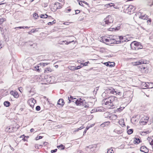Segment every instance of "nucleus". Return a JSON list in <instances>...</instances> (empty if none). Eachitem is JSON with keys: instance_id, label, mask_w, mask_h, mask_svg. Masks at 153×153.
I'll return each mask as SVG.
<instances>
[{"instance_id": "obj_16", "label": "nucleus", "mask_w": 153, "mask_h": 153, "mask_svg": "<svg viewBox=\"0 0 153 153\" xmlns=\"http://www.w3.org/2000/svg\"><path fill=\"white\" fill-rule=\"evenodd\" d=\"M140 150L145 153H147L149 152V149L145 146H142L140 148Z\"/></svg>"}, {"instance_id": "obj_59", "label": "nucleus", "mask_w": 153, "mask_h": 153, "mask_svg": "<svg viewBox=\"0 0 153 153\" xmlns=\"http://www.w3.org/2000/svg\"><path fill=\"white\" fill-rule=\"evenodd\" d=\"M32 30H31V31H29V32H28V34H31V31H32Z\"/></svg>"}, {"instance_id": "obj_63", "label": "nucleus", "mask_w": 153, "mask_h": 153, "mask_svg": "<svg viewBox=\"0 0 153 153\" xmlns=\"http://www.w3.org/2000/svg\"><path fill=\"white\" fill-rule=\"evenodd\" d=\"M20 88H19V91L21 92V91H20Z\"/></svg>"}, {"instance_id": "obj_37", "label": "nucleus", "mask_w": 153, "mask_h": 153, "mask_svg": "<svg viewBox=\"0 0 153 153\" xmlns=\"http://www.w3.org/2000/svg\"><path fill=\"white\" fill-rule=\"evenodd\" d=\"M142 71H143L145 69H146L147 71L149 70V67L147 66L146 67H143L141 68Z\"/></svg>"}, {"instance_id": "obj_10", "label": "nucleus", "mask_w": 153, "mask_h": 153, "mask_svg": "<svg viewBox=\"0 0 153 153\" xmlns=\"http://www.w3.org/2000/svg\"><path fill=\"white\" fill-rule=\"evenodd\" d=\"M148 61L146 59H140L136 62H134L132 63V64L134 65H138L143 64H147Z\"/></svg>"}, {"instance_id": "obj_48", "label": "nucleus", "mask_w": 153, "mask_h": 153, "mask_svg": "<svg viewBox=\"0 0 153 153\" xmlns=\"http://www.w3.org/2000/svg\"><path fill=\"white\" fill-rule=\"evenodd\" d=\"M94 125V124H92L91 125H90L89 126H88V127L89 128H90L91 127H93Z\"/></svg>"}, {"instance_id": "obj_31", "label": "nucleus", "mask_w": 153, "mask_h": 153, "mask_svg": "<svg viewBox=\"0 0 153 153\" xmlns=\"http://www.w3.org/2000/svg\"><path fill=\"white\" fill-rule=\"evenodd\" d=\"M6 21L5 18H1L0 19V25H1L4 22Z\"/></svg>"}, {"instance_id": "obj_56", "label": "nucleus", "mask_w": 153, "mask_h": 153, "mask_svg": "<svg viewBox=\"0 0 153 153\" xmlns=\"http://www.w3.org/2000/svg\"><path fill=\"white\" fill-rule=\"evenodd\" d=\"M34 129L33 128H31L30 129V132H32L33 131H34Z\"/></svg>"}, {"instance_id": "obj_11", "label": "nucleus", "mask_w": 153, "mask_h": 153, "mask_svg": "<svg viewBox=\"0 0 153 153\" xmlns=\"http://www.w3.org/2000/svg\"><path fill=\"white\" fill-rule=\"evenodd\" d=\"M104 21L105 24L108 25L113 22V19L111 16H109L105 18Z\"/></svg>"}, {"instance_id": "obj_45", "label": "nucleus", "mask_w": 153, "mask_h": 153, "mask_svg": "<svg viewBox=\"0 0 153 153\" xmlns=\"http://www.w3.org/2000/svg\"><path fill=\"white\" fill-rule=\"evenodd\" d=\"M57 151V149H55L54 150H51V152L52 153H53V152H56Z\"/></svg>"}, {"instance_id": "obj_13", "label": "nucleus", "mask_w": 153, "mask_h": 153, "mask_svg": "<svg viewBox=\"0 0 153 153\" xmlns=\"http://www.w3.org/2000/svg\"><path fill=\"white\" fill-rule=\"evenodd\" d=\"M27 102L31 107L33 108L36 102V101L33 98H31L28 100Z\"/></svg>"}, {"instance_id": "obj_1", "label": "nucleus", "mask_w": 153, "mask_h": 153, "mask_svg": "<svg viewBox=\"0 0 153 153\" xmlns=\"http://www.w3.org/2000/svg\"><path fill=\"white\" fill-rule=\"evenodd\" d=\"M103 101L105 105H106V107L109 108L114 106L118 102L117 98L114 96L105 99Z\"/></svg>"}, {"instance_id": "obj_39", "label": "nucleus", "mask_w": 153, "mask_h": 153, "mask_svg": "<svg viewBox=\"0 0 153 153\" xmlns=\"http://www.w3.org/2000/svg\"><path fill=\"white\" fill-rule=\"evenodd\" d=\"M48 19L49 20L51 21L52 20H53L54 19L51 16H48V17H47Z\"/></svg>"}, {"instance_id": "obj_60", "label": "nucleus", "mask_w": 153, "mask_h": 153, "mask_svg": "<svg viewBox=\"0 0 153 153\" xmlns=\"http://www.w3.org/2000/svg\"><path fill=\"white\" fill-rule=\"evenodd\" d=\"M89 128V127H88V126H87L86 127V128L85 129H86V130H88V129Z\"/></svg>"}, {"instance_id": "obj_5", "label": "nucleus", "mask_w": 153, "mask_h": 153, "mask_svg": "<svg viewBox=\"0 0 153 153\" xmlns=\"http://www.w3.org/2000/svg\"><path fill=\"white\" fill-rule=\"evenodd\" d=\"M131 46L132 49L136 50L143 48L141 43L135 41L132 42L131 44Z\"/></svg>"}, {"instance_id": "obj_26", "label": "nucleus", "mask_w": 153, "mask_h": 153, "mask_svg": "<svg viewBox=\"0 0 153 153\" xmlns=\"http://www.w3.org/2000/svg\"><path fill=\"white\" fill-rule=\"evenodd\" d=\"M57 147L59 149L62 150L65 149V146L62 144H61L60 145L57 146Z\"/></svg>"}, {"instance_id": "obj_7", "label": "nucleus", "mask_w": 153, "mask_h": 153, "mask_svg": "<svg viewBox=\"0 0 153 153\" xmlns=\"http://www.w3.org/2000/svg\"><path fill=\"white\" fill-rule=\"evenodd\" d=\"M149 119V117L146 115L141 117L139 121L140 124L141 126L146 125L148 123Z\"/></svg>"}, {"instance_id": "obj_32", "label": "nucleus", "mask_w": 153, "mask_h": 153, "mask_svg": "<svg viewBox=\"0 0 153 153\" xmlns=\"http://www.w3.org/2000/svg\"><path fill=\"white\" fill-rule=\"evenodd\" d=\"M56 23V21L54 19L52 22H50L48 23V25H53V24H55Z\"/></svg>"}, {"instance_id": "obj_49", "label": "nucleus", "mask_w": 153, "mask_h": 153, "mask_svg": "<svg viewBox=\"0 0 153 153\" xmlns=\"http://www.w3.org/2000/svg\"><path fill=\"white\" fill-rule=\"evenodd\" d=\"M76 13L78 14L80 13V11L78 10H76L75 11Z\"/></svg>"}, {"instance_id": "obj_27", "label": "nucleus", "mask_w": 153, "mask_h": 153, "mask_svg": "<svg viewBox=\"0 0 153 153\" xmlns=\"http://www.w3.org/2000/svg\"><path fill=\"white\" fill-rule=\"evenodd\" d=\"M20 138H22V140L24 142L27 141V138L26 137L24 134L21 135L20 136Z\"/></svg>"}, {"instance_id": "obj_6", "label": "nucleus", "mask_w": 153, "mask_h": 153, "mask_svg": "<svg viewBox=\"0 0 153 153\" xmlns=\"http://www.w3.org/2000/svg\"><path fill=\"white\" fill-rule=\"evenodd\" d=\"M116 44H119L126 42H128L129 40L126 36H116Z\"/></svg>"}, {"instance_id": "obj_61", "label": "nucleus", "mask_w": 153, "mask_h": 153, "mask_svg": "<svg viewBox=\"0 0 153 153\" xmlns=\"http://www.w3.org/2000/svg\"><path fill=\"white\" fill-rule=\"evenodd\" d=\"M24 27V29L25 28H27L28 29L29 27H28L26 26V27Z\"/></svg>"}, {"instance_id": "obj_55", "label": "nucleus", "mask_w": 153, "mask_h": 153, "mask_svg": "<svg viewBox=\"0 0 153 153\" xmlns=\"http://www.w3.org/2000/svg\"><path fill=\"white\" fill-rule=\"evenodd\" d=\"M42 137L41 136H39V138L38 139H42Z\"/></svg>"}, {"instance_id": "obj_14", "label": "nucleus", "mask_w": 153, "mask_h": 153, "mask_svg": "<svg viewBox=\"0 0 153 153\" xmlns=\"http://www.w3.org/2000/svg\"><path fill=\"white\" fill-rule=\"evenodd\" d=\"M48 64V63H40V64H38L37 66H36L35 68V70L37 71L38 72H39L40 71L41 69H39V68L40 66H42L44 67L45 66V65H47Z\"/></svg>"}, {"instance_id": "obj_34", "label": "nucleus", "mask_w": 153, "mask_h": 153, "mask_svg": "<svg viewBox=\"0 0 153 153\" xmlns=\"http://www.w3.org/2000/svg\"><path fill=\"white\" fill-rule=\"evenodd\" d=\"M133 130L132 129H129L127 131V133L129 134H130L133 133Z\"/></svg>"}, {"instance_id": "obj_8", "label": "nucleus", "mask_w": 153, "mask_h": 153, "mask_svg": "<svg viewBox=\"0 0 153 153\" xmlns=\"http://www.w3.org/2000/svg\"><path fill=\"white\" fill-rule=\"evenodd\" d=\"M62 7V5L61 3L56 2L51 5V9L52 11L55 12L57 9H61Z\"/></svg>"}, {"instance_id": "obj_25", "label": "nucleus", "mask_w": 153, "mask_h": 153, "mask_svg": "<svg viewBox=\"0 0 153 153\" xmlns=\"http://www.w3.org/2000/svg\"><path fill=\"white\" fill-rule=\"evenodd\" d=\"M115 6V4L113 3H111L109 4H106L105 5V6L106 7H114Z\"/></svg>"}, {"instance_id": "obj_62", "label": "nucleus", "mask_w": 153, "mask_h": 153, "mask_svg": "<svg viewBox=\"0 0 153 153\" xmlns=\"http://www.w3.org/2000/svg\"><path fill=\"white\" fill-rule=\"evenodd\" d=\"M123 124L122 125H123V126H125V123L124 122H123Z\"/></svg>"}, {"instance_id": "obj_12", "label": "nucleus", "mask_w": 153, "mask_h": 153, "mask_svg": "<svg viewBox=\"0 0 153 153\" xmlns=\"http://www.w3.org/2000/svg\"><path fill=\"white\" fill-rule=\"evenodd\" d=\"M116 89H114V88L112 87H110L108 88L105 91H106V92H108L110 94L115 95L116 92Z\"/></svg>"}, {"instance_id": "obj_28", "label": "nucleus", "mask_w": 153, "mask_h": 153, "mask_svg": "<svg viewBox=\"0 0 153 153\" xmlns=\"http://www.w3.org/2000/svg\"><path fill=\"white\" fill-rule=\"evenodd\" d=\"M4 105L6 107H8L10 105V103L8 101H5L4 103Z\"/></svg>"}, {"instance_id": "obj_4", "label": "nucleus", "mask_w": 153, "mask_h": 153, "mask_svg": "<svg viewBox=\"0 0 153 153\" xmlns=\"http://www.w3.org/2000/svg\"><path fill=\"white\" fill-rule=\"evenodd\" d=\"M115 95L119 97L120 98L123 99L127 98L129 97L128 92L126 91L123 93L120 90H116Z\"/></svg>"}, {"instance_id": "obj_50", "label": "nucleus", "mask_w": 153, "mask_h": 153, "mask_svg": "<svg viewBox=\"0 0 153 153\" xmlns=\"http://www.w3.org/2000/svg\"><path fill=\"white\" fill-rule=\"evenodd\" d=\"M83 128H81V127H80V128H79L77 130L75 131V132L76 131H78L79 130H81Z\"/></svg>"}, {"instance_id": "obj_3", "label": "nucleus", "mask_w": 153, "mask_h": 153, "mask_svg": "<svg viewBox=\"0 0 153 153\" xmlns=\"http://www.w3.org/2000/svg\"><path fill=\"white\" fill-rule=\"evenodd\" d=\"M20 126L16 123H14L4 128V131L7 133H13L16 131L19 128Z\"/></svg>"}, {"instance_id": "obj_20", "label": "nucleus", "mask_w": 153, "mask_h": 153, "mask_svg": "<svg viewBox=\"0 0 153 153\" xmlns=\"http://www.w3.org/2000/svg\"><path fill=\"white\" fill-rule=\"evenodd\" d=\"M131 122L134 124H135L138 122L137 119L135 117H132L131 119Z\"/></svg>"}, {"instance_id": "obj_35", "label": "nucleus", "mask_w": 153, "mask_h": 153, "mask_svg": "<svg viewBox=\"0 0 153 153\" xmlns=\"http://www.w3.org/2000/svg\"><path fill=\"white\" fill-rule=\"evenodd\" d=\"M114 152L111 148L108 149L107 153H114Z\"/></svg>"}, {"instance_id": "obj_38", "label": "nucleus", "mask_w": 153, "mask_h": 153, "mask_svg": "<svg viewBox=\"0 0 153 153\" xmlns=\"http://www.w3.org/2000/svg\"><path fill=\"white\" fill-rule=\"evenodd\" d=\"M119 29V28L118 29L117 27H116L115 28H109V30L110 31H114V30H118Z\"/></svg>"}, {"instance_id": "obj_22", "label": "nucleus", "mask_w": 153, "mask_h": 153, "mask_svg": "<svg viewBox=\"0 0 153 153\" xmlns=\"http://www.w3.org/2000/svg\"><path fill=\"white\" fill-rule=\"evenodd\" d=\"M150 144L152 146V149H153V137L152 138H149L148 139Z\"/></svg>"}, {"instance_id": "obj_9", "label": "nucleus", "mask_w": 153, "mask_h": 153, "mask_svg": "<svg viewBox=\"0 0 153 153\" xmlns=\"http://www.w3.org/2000/svg\"><path fill=\"white\" fill-rule=\"evenodd\" d=\"M75 103L77 105H82L85 108L88 107L85 102V100L83 99L79 98L77 99L76 100Z\"/></svg>"}, {"instance_id": "obj_33", "label": "nucleus", "mask_w": 153, "mask_h": 153, "mask_svg": "<svg viewBox=\"0 0 153 153\" xmlns=\"http://www.w3.org/2000/svg\"><path fill=\"white\" fill-rule=\"evenodd\" d=\"M71 10V8L70 7H67L65 9V12L66 13L70 12Z\"/></svg>"}, {"instance_id": "obj_21", "label": "nucleus", "mask_w": 153, "mask_h": 153, "mask_svg": "<svg viewBox=\"0 0 153 153\" xmlns=\"http://www.w3.org/2000/svg\"><path fill=\"white\" fill-rule=\"evenodd\" d=\"M140 142V140L138 138H134L133 143L134 144H138Z\"/></svg>"}, {"instance_id": "obj_40", "label": "nucleus", "mask_w": 153, "mask_h": 153, "mask_svg": "<svg viewBox=\"0 0 153 153\" xmlns=\"http://www.w3.org/2000/svg\"><path fill=\"white\" fill-rule=\"evenodd\" d=\"M69 98L71 100L72 102H74V99H76V98H74L72 96H70V97H69Z\"/></svg>"}, {"instance_id": "obj_54", "label": "nucleus", "mask_w": 153, "mask_h": 153, "mask_svg": "<svg viewBox=\"0 0 153 153\" xmlns=\"http://www.w3.org/2000/svg\"><path fill=\"white\" fill-rule=\"evenodd\" d=\"M79 5L81 6H83V4L81 3H80V2H79Z\"/></svg>"}, {"instance_id": "obj_18", "label": "nucleus", "mask_w": 153, "mask_h": 153, "mask_svg": "<svg viewBox=\"0 0 153 153\" xmlns=\"http://www.w3.org/2000/svg\"><path fill=\"white\" fill-rule=\"evenodd\" d=\"M64 100L62 99H60L57 102V105H59V107H62L64 105Z\"/></svg>"}, {"instance_id": "obj_30", "label": "nucleus", "mask_w": 153, "mask_h": 153, "mask_svg": "<svg viewBox=\"0 0 153 153\" xmlns=\"http://www.w3.org/2000/svg\"><path fill=\"white\" fill-rule=\"evenodd\" d=\"M69 69L72 71H74L76 70V67L74 66H69L68 67Z\"/></svg>"}, {"instance_id": "obj_44", "label": "nucleus", "mask_w": 153, "mask_h": 153, "mask_svg": "<svg viewBox=\"0 0 153 153\" xmlns=\"http://www.w3.org/2000/svg\"><path fill=\"white\" fill-rule=\"evenodd\" d=\"M82 67L81 65L78 66L76 67V70L79 69L81 68Z\"/></svg>"}, {"instance_id": "obj_47", "label": "nucleus", "mask_w": 153, "mask_h": 153, "mask_svg": "<svg viewBox=\"0 0 153 153\" xmlns=\"http://www.w3.org/2000/svg\"><path fill=\"white\" fill-rule=\"evenodd\" d=\"M68 97V103H70L71 102H72V101H71V100L69 98V97Z\"/></svg>"}, {"instance_id": "obj_57", "label": "nucleus", "mask_w": 153, "mask_h": 153, "mask_svg": "<svg viewBox=\"0 0 153 153\" xmlns=\"http://www.w3.org/2000/svg\"><path fill=\"white\" fill-rule=\"evenodd\" d=\"M87 130H86L85 129V131H84V132H83V133H84V134H85L86 132V131H87Z\"/></svg>"}, {"instance_id": "obj_36", "label": "nucleus", "mask_w": 153, "mask_h": 153, "mask_svg": "<svg viewBox=\"0 0 153 153\" xmlns=\"http://www.w3.org/2000/svg\"><path fill=\"white\" fill-rule=\"evenodd\" d=\"M33 17L35 19H37L38 17V14L36 13H35L33 14Z\"/></svg>"}, {"instance_id": "obj_17", "label": "nucleus", "mask_w": 153, "mask_h": 153, "mask_svg": "<svg viewBox=\"0 0 153 153\" xmlns=\"http://www.w3.org/2000/svg\"><path fill=\"white\" fill-rule=\"evenodd\" d=\"M10 94L15 98H17L19 97V95L18 92L15 91H12L10 92Z\"/></svg>"}, {"instance_id": "obj_46", "label": "nucleus", "mask_w": 153, "mask_h": 153, "mask_svg": "<svg viewBox=\"0 0 153 153\" xmlns=\"http://www.w3.org/2000/svg\"><path fill=\"white\" fill-rule=\"evenodd\" d=\"M140 18L141 19H145L146 17H145V16H140Z\"/></svg>"}, {"instance_id": "obj_29", "label": "nucleus", "mask_w": 153, "mask_h": 153, "mask_svg": "<svg viewBox=\"0 0 153 153\" xmlns=\"http://www.w3.org/2000/svg\"><path fill=\"white\" fill-rule=\"evenodd\" d=\"M48 17V15L46 14H42L40 15V17L42 18L46 19Z\"/></svg>"}, {"instance_id": "obj_23", "label": "nucleus", "mask_w": 153, "mask_h": 153, "mask_svg": "<svg viewBox=\"0 0 153 153\" xmlns=\"http://www.w3.org/2000/svg\"><path fill=\"white\" fill-rule=\"evenodd\" d=\"M52 70L51 69L50 67H48L46 68L44 71V73L45 74L48 73L50 72H51Z\"/></svg>"}, {"instance_id": "obj_2", "label": "nucleus", "mask_w": 153, "mask_h": 153, "mask_svg": "<svg viewBox=\"0 0 153 153\" xmlns=\"http://www.w3.org/2000/svg\"><path fill=\"white\" fill-rule=\"evenodd\" d=\"M116 36L109 35L108 36H104L101 37L100 41L107 45L115 44L116 43Z\"/></svg>"}, {"instance_id": "obj_15", "label": "nucleus", "mask_w": 153, "mask_h": 153, "mask_svg": "<svg viewBox=\"0 0 153 153\" xmlns=\"http://www.w3.org/2000/svg\"><path fill=\"white\" fill-rule=\"evenodd\" d=\"M103 64L107 66H109L112 68L115 66V63L114 62H104Z\"/></svg>"}, {"instance_id": "obj_19", "label": "nucleus", "mask_w": 153, "mask_h": 153, "mask_svg": "<svg viewBox=\"0 0 153 153\" xmlns=\"http://www.w3.org/2000/svg\"><path fill=\"white\" fill-rule=\"evenodd\" d=\"M110 124V122L109 121L105 122L100 125V126L102 127H104L107 126Z\"/></svg>"}, {"instance_id": "obj_24", "label": "nucleus", "mask_w": 153, "mask_h": 153, "mask_svg": "<svg viewBox=\"0 0 153 153\" xmlns=\"http://www.w3.org/2000/svg\"><path fill=\"white\" fill-rule=\"evenodd\" d=\"M74 41V40H72V41H70V42H68L67 41H61L60 42V44H61V45H63V44H64L63 43L65 42V44L66 45H68V44H70V43H71V42H73Z\"/></svg>"}, {"instance_id": "obj_53", "label": "nucleus", "mask_w": 153, "mask_h": 153, "mask_svg": "<svg viewBox=\"0 0 153 153\" xmlns=\"http://www.w3.org/2000/svg\"><path fill=\"white\" fill-rule=\"evenodd\" d=\"M81 2L85 4H87V3L85 1H81Z\"/></svg>"}, {"instance_id": "obj_41", "label": "nucleus", "mask_w": 153, "mask_h": 153, "mask_svg": "<svg viewBox=\"0 0 153 153\" xmlns=\"http://www.w3.org/2000/svg\"><path fill=\"white\" fill-rule=\"evenodd\" d=\"M88 63H89V62L88 61V62H85L84 63H81V64L83 65V66H86L87 65V64Z\"/></svg>"}, {"instance_id": "obj_51", "label": "nucleus", "mask_w": 153, "mask_h": 153, "mask_svg": "<svg viewBox=\"0 0 153 153\" xmlns=\"http://www.w3.org/2000/svg\"><path fill=\"white\" fill-rule=\"evenodd\" d=\"M18 28H19V29L23 28V29H24V27H21V26L19 27H18Z\"/></svg>"}, {"instance_id": "obj_42", "label": "nucleus", "mask_w": 153, "mask_h": 153, "mask_svg": "<svg viewBox=\"0 0 153 153\" xmlns=\"http://www.w3.org/2000/svg\"><path fill=\"white\" fill-rule=\"evenodd\" d=\"M36 110L37 111H39L40 110V107L39 106H37L36 107Z\"/></svg>"}, {"instance_id": "obj_64", "label": "nucleus", "mask_w": 153, "mask_h": 153, "mask_svg": "<svg viewBox=\"0 0 153 153\" xmlns=\"http://www.w3.org/2000/svg\"><path fill=\"white\" fill-rule=\"evenodd\" d=\"M34 0H31V2H32L33 1H34Z\"/></svg>"}, {"instance_id": "obj_58", "label": "nucleus", "mask_w": 153, "mask_h": 153, "mask_svg": "<svg viewBox=\"0 0 153 153\" xmlns=\"http://www.w3.org/2000/svg\"><path fill=\"white\" fill-rule=\"evenodd\" d=\"M58 1L60 2H62L64 1V0H58Z\"/></svg>"}, {"instance_id": "obj_43", "label": "nucleus", "mask_w": 153, "mask_h": 153, "mask_svg": "<svg viewBox=\"0 0 153 153\" xmlns=\"http://www.w3.org/2000/svg\"><path fill=\"white\" fill-rule=\"evenodd\" d=\"M70 23V22H65L63 23L64 25H68Z\"/></svg>"}, {"instance_id": "obj_52", "label": "nucleus", "mask_w": 153, "mask_h": 153, "mask_svg": "<svg viewBox=\"0 0 153 153\" xmlns=\"http://www.w3.org/2000/svg\"><path fill=\"white\" fill-rule=\"evenodd\" d=\"M151 22V19H149L147 21V22L148 23V24H149V23L150 24Z\"/></svg>"}]
</instances>
